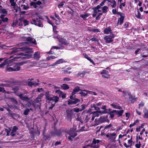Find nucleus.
Returning a JSON list of instances; mask_svg holds the SVG:
<instances>
[{"instance_id":"c03bdc74","label":"nucleus","mask_w":148,"mask_h":148,"mask_svg":"<svg viewBox=\"0 0 148 148\" xmlns=\"http://www.w3.org/2000/svg\"><path fill=\"white\" fill-rule=\"evenodd\" d=\"M21 7L22 8L25 10H27L29 8V7L27 5H21Z\"/></svg>"},{"instance_id":"9b49d317","label":"nucleus","mask_w":148,"mask_h":148,"mask_svg":"<svg viewBox=\"0 0 148 148\" xmlns=\"http://www.w3.org/2000/svg\"><path fill=\"white\" fill-rule=\"evenodd\" d=\"M80 102V100L78 99L74 98L72 100H69L68 101V104L69 105H72L75 104L77 103Z\"/></svg>"},{"instance_id":"de8ad7c7","label":"nucleus","mask_w":148,"mask_h":148,"mask_svg":"<svg viewBox=\"0 0 148 148\" xmlns=\"http://www.w3.org/2000/svg\"><path fill=\"white\" fill-rule=\"evenodd\" d=\"M144 106V103L143 101H141L138 105V108H140L141 107H142Z\"/></svg>"},{"instance_id":"2f4dec72","label":"nucleus","mask_w":148,"mask_h":148,"mask_svg":"<svg viewBox=\"0 0 148 148\" xmlns=\"http://www.w3.org/2000/svg\"><path fill=\"white\" fill-rule=\"evenodd\" d=\"M18 21L17 20H15L14 21L12 24V26L13 27H18Z\"/></svg>"},{"instance_id":"5fc2aeb1","label":"nucleus","mask_w":148,"mask_h":148,"mask_svg":"<svg viewBox=\"0 0 148 148\" xmlns=\"http://www.w3.org/2000/svg\"><path fill=\"white\" fill-rule=\"evenodd\" d=\"M46 18H47V21L48 22V23L50 24L51 25H52V26H53V23L48 18V17L47 16H46Z\"/></svg>"},{"instance_id":"f257e3e1","label":"nucleus","mask_w":148,"mask_h":148,"mask_svg":"<svg viewBox=\"0 0 148 148\" xmlns=\"http://www.w3.org/2000/svg\"><path fill=\"white\" fill-rule=\"evenodd\" d=\"M32 49L31 48H27L25 50V53H19V55L15 57L13 59L14 61L21 60V59H29L31 58L32 55L31 53H32Z\"/></svg>"},{"instance_id":"7c9ffc66","label":"nucleus","mask_w":148,"mask_h":148,"mask_svg":"<svg viewBox=\"0 0 148 148\" xmlns=\"http://www.w3.org/2000/svg\"><path fill=\"white\" fill-rule=\"evenodd\" d=\"M52 100L54 101L55 103H56L59 101V97L57 96H52Z\"/></svg>"},{"instance_id":"4468645a","label":"nucleus","mask_w":148,"mask_h":148,"mask_svg":"<svg viewBox=\"0 0 148 148\" xmlns=\"http://www.w3.org/2000/svg\"><path fill=\"white\" fill-rule=\"evenodd\" d=\"M108 5H110L112 8H115L116 5V3L114 0H108Z\"/></svg>"},{"instance_id":"774afa93","label":"nucleus","mask_w":148,"mask_h":148,"mask_svg":"<svg viewBox=\"0 0 148 148\" xmlns=\"http://www.w3.org/2000/svg\"><path fill=\"white\" fill-rule=\"evenodd\" d=\"M141 144L140 142H139L138 144H137L135 145L136 147L137 148H140V147Z\"/></svg>"},{"instance_id":"f03ea898","label":"nucleus","mask_w":148,"mask_h":148,"mask_svg":"<svg viewBox=\"0 0 148 148\" xmlns=\"http://www.w3.org/2000/svg\"><path fill=\"white\" fill-rule=\"evenodd\" d=\"M79 131L77 129L76 127L73 126L72 129H71L70 131L67 132L69 136L68 137V140L72 141V139L71 138H73L77 135L76 132H79Z\"/></svg>"},{"instance_id":"aec40b11","label":"nucleus","mask_w":148,"mask_h":148,"mask_svg":"<svg viewBox=\"0 0 148 148\" xmlns=\"http://www.w3.org/2000/svg\"><path fill=\"white\" fill-rule=\"evenodd\" d=\"M5 16V15H1L0 16V18L2 19V20L0 21V24H2V22H7L8 20V18L5 17L4 18V16Z\"/></svg>"},{"instance_id":"9d476101","label":"nucleus","mask_w":148,"mask_h":148,"mask_svg":"<svg viewBox=\"0 0 148 148\" xmlns=\"http://www.w3.org/2000/svg\"><path fill=\"white\" fill-rule=\"evenodd\" d=\"M41 2L40 1H38L36 2H31L30 3V5L31 8H37L41 4Z\"/></svg>"},{"instance_id":"5701e85b","label":"nucleus","mask_w":148,"mask_h":148,"mask_svg":"<svg viewBox=\"0 0 148 148\" xmlns=\"http://www.w3.org/2000/svg\"><path fill=\"white\" fill-rule=\"evenodd\" d=\"M104 33L106 34H108L112 32L111 28L108 27L104 30Z\"/></svg>"},{"instance_id":"c756f323","label":"nucleus","mask_w":148,"mask_h":148,"mask_svg":"<svg viewBox=\"0 0 148 148\" xmlns=\"http://www.w3.org/2000/svg\"><path fill=\"white\" fill-rule=\"evenodd\" d=\"M79 90V87H75L73 90L72 92V95H75L77 92H78Z\"/></svg>"},{"instance_id":"473e14b6","label":"nucleus","mask_w":148,"mask_h":148,"mask_svg":"<svg viewBox=\"0 0 148 148\" xmlns=\"http://www.w3.org/2000/svg\"><path fill=\"white\" fill-rule=\"evenodd\" d=\"M145 131V128H144L141 131V132H140V136H138V138L139 139H140V140H143V137L142 136H142L143 135V133Z\"/></svg>"},{"instance_id":"680f3d73","label":"nucleus","mask_w":148,"mask_h":148,"mask_svg":"<svg viewBox=\"0 0 148 148\" xmlns=\"http://www.w3.org/2000/svg\"><path fill=\"white\" fill-rule=\"evenodd\" d=\"M23 25L22 22L21 21L19 22H18V27L20 28Z\"/></svg>"},{"instance_id":"49530a36","label":"nucleus","mask_w":148,"mask_h":148,"mask_svg":"<svg viewBox=\"0 0 148 148\" xmlns=\"http://www.w3.org/2000/svg\"><path fill=\"white\" fill-rule=\"evenodd\" d=\"M136 16L137 18L141 19V14L138 10V11L137 14H136Z\"/></svg>"},{"instance_id":"f3484780","label":"nucleus","mask_w":148,"mask_h":148,"mask_svg":"<svg viewBox=\"0 0 148 148\" xmlns=\"http://www.w3.org/2000/svg\"><path fill=\"white\" fill-rule=\"evenodd\" d=\"M44 96V94L42 93L40 94L38 97L36 98L34 101L35 103H38L39 102L41 101L42 98Z\"/></svg>"},{"instance_id":"6e6d98bb","label":"nucleus","mask_w":148,"mask_h":148,"mask_svg":"<svg viewBox=\"0 0 148 148\" xmlns=\"http://www.w3.org/2000/svg\"><path fill=\"white\" fill-rule=\"evenodd\" d=\"M86 106L85 105L82 104L81 106L82 108L80 109V112L82 111L86 108Z\"/></svg>"},{"instance_id":"6e6552de","label":"nucleus","mask_w":148,"mask_h":148,"mask_svg":"<svg viewBox=\"0 0 148 148\" xmlns=\"http://www.w3.org/2000/svg\"><path fill=\"white\" fill-rule=\"evenodd\" d=\"M106 112V111L104 110L103 111H98L95 112H93L90 113L92 114V116L93 117V118H94L96 117H98L99 115L102 114Z\"/></svg>"},{"instance_id":"8fccbe9b","label":"nucleus","mask_w":148,"mask_h":148,"mask_svg":"<svg viewBox=\"0 0 148 148\" xmlns=\"http://www.w3.org/2000/svg\"><path fill=\"white\" fill-rule=\"evenodd\" d=\"M108 71L105 70H103L101 73V74H108Z\"/></svg>"},{"instance_id":"37998d69","label":"nucleus","mask_w":148,"mask_h":148,"mask_svg":"<svg viewBox=\"0 0 148 148\" xmlns=\"http://www.w3.org/2000/svg\"><path fill=\"white\" fill-rule=\"evenodd\" d=\"M120 4V5L119 6V8L120 9H121V10H122L123 7H124L125 6V3H119Z\"/></svg>"},{"instance_id":"e2e57ef3","label":"nucleus","mask_w":148,"mask_h":148,"mask_svg":"<svg viewBox=\"0 0 148 148\" xmlns=\"http://www.w3.org/2000/svg\"><path fill=\"white\" fill-rule=\"evenodd\" d=\"M56 18L58 20H60V18L59 16L56 13H55L54 14Z\"/></svg>"},{"instance_id":"58836bf2","label":"nucleus","mask_w":148,"mask_h":148,"mask_svg":"<svg viewBox=\"0 0 148 148\" xmlns=\"http://www.w3.org/2000/svg\"><path fill=\"white\" fill-rule=\"evenodd\" d=\"M89 16V14H81L80 15V16L83 18L84 19L86 18Z\"/></svg>"},{"instance_id":"393cba45","label":"nucleus","mask_w":148,"mask_h":148,"mask_svg":"<svg viewBox=\"0 0 148 148\" xmlns=\"http://www.w3.org/2000/svg\"><path fill=\"white\" fill-rule=\"evenodd\" d=\"M125 16H121L118 20L117 25H121L123 23Z\"/></svg>"},{"instance_id":"a19ab883","label":"nucleus","mask_w":148,"mask_h":148,"mask_svg":"<svg viewBox=\"0 0 148 148\" xmlns=\"http://www.w3.org/2000/svg\"><path fill=\"white\" fill-rule=\"evenodd\" d=\"M102 14V12H99V13L98 14H97V16L96 17V19L97 20H99L100 19L101 17V16Z\"/></svg>"},{"instance_id":"39448f33","label":"nucleus","mask_w":148,"mask_h":148,"mask_svg":"<svg viewBox=\"0 0 148 148\" xmlns=\"http://www.w3.org/2000/svg\"><path fill=\"white\" fill-rule=\"evenodd\" d=\"M114 38V35L113 33H111L110 35L106 36L104 37V39L107 43L112 42L113 38Z\"/></svg>"},{"instance_id":"ea45409f","label":"nucleus","mask_w":148,"mask_h":148,"mask_svg":"<svg viewBox=\"0 0 148 148\" xmlns=\"http://www.w3.org/2000/svg\"><path fill=\"white\" fill-rule=\"evenodd\" d=\"M9 99L11 101L13 102V103L15 104H17V102L16 100L15 99L13 98H9Z\"/></svg>"},{"instance_id":"4be33fe9","label":"nucleus","mask_w":148,"mask_h":148,"mask_svg":"<svg viewBox=\"0 0 148 148\" xmlns=\"http://www.w3.org/2000/svg\"><path fill=\"white\" fill-rule=\"evenodd\" d=\"M13 68L14 71H19L21 69L20 67V65L18 64H16L14 66Z\"/></svg>"},{"instance_id":"72a5a7b5","label":"nucleus","mask_w":148,"mask_h":148,"mask_svg":"<svg viewBox=\"0 0 148 148\" xmlns=\"http://www.w3.org/2000/svg\"><path fill=\"white\" fill-rule=\"evenodd\" d=\"M101 9L102 10L103 13H106L108 11V8L106 6H105L103 7H102Z\"/></svg>"},{"instance_id":"c85d7f7f","label":"nucleus","mask_w":148,"mask_h":148,"mask_svg":"<svg viewBox=\"0 0 148 148\" xmlns=\"http://www.w3.org/2000/svg\"><path fill=\"white\" fill-rule=\"evenodd\" d=\"M123 96H125V95H127L129 96V98L130 99H131L132 98V95L131 94L130 92H123Z\"/></svg>"},{"instance_id":"e433bc0d","label":"nucleus","mask_w":148,"mask_h":148,"mask_svg":"<svg viewBox=\"0 0 148 148\" xmlns=\"http://www.w3.org/2000/svg\"><path fill=\"white\" fill-rule=\"evenodd\" d=\"M86 72L85 71H82V72H79L77 74V75L78 76H80L81 77H83L85 75Z\"/></svg>"},{"instance_id":"20e7f679","label":"nucleus","mask_w":148,"mask_h":148,"mask_svg":"<svg viewBox=\"0 0 148 148\" xmlns=\"http://www.w3.org/2000/svg\"><path fill=\"white\" fill-rule=\"evenodd\" d=\"M117 131H115L113 133L111 132L108 133L106 136L112 142H115V139L117 136Z\"/></svg>"},{"instance_id":"cd10ccee","label":"nucleus","mask_w":148,"mask_h":148,"mask_svg":"<svg viewBox=\"0 0 148 148\" xmlns=\"http://www.w3.org/2000/svg\"><path fill=\"white\" fill-rule=\"evenodd\" d=\"M110 106L113 108L118 109H121V106L119 105H116L114 103H113L110 104Z\"/></svg>"},{"instance_id":"2eb2a0df","label":"nucleus","mask_w":148,"mask_h":148,"mask_svg":"<svg viewBox=\"0 0 148 148\" xmlns=\"http://www.w3.org/2000/svg\"><path fill=\"white\" fill-rule=\"evenodd\" d=\"M66 62V61L64 59L62 58L60 59L57 60L55 63L50 65V66H55L57 64Z\"/></svg>"},{"instance_id":"4d7b16f0","label":"nucleus","mask_w":148,"mask_h":148,"mask_svg":"<svg viewBox=\"0 0 148 148\" xmlns=\"http://www.w3.org/2000/svg\"><path fill=\"white\" fill-rule=\"evenodd\" d=\"M73 110L74 112H80V109L77 108H73Z\"/></svg>"},{"instance_id":"a211bd4d","label":"nucleus","mask_w":148,"mask_h":148,"mask_svg":"<svg viewBox=\"0 0 148 148\" xmlns=\"http://www.w3.org/2000/svg\"><path fill=\"white\" fill-rule=\"evenodd\" d=\"M0 13L6 15L7 14L8 11L6 9L3 8L1 5H0Z\"/></svg>"},{"instance_id":"bb28decb","label":"nucleus","mask_w":148,"mask_h":148,"mask_svg":"<svg viewBox=\"0 0 148 148\" xmlns=\"http://www.w3.org/2000/svg\"><path fill=\"white\" fill-rule=\"evenodd\" d=\"M53 49H60V47L57 46H53L51 48L50 51H49V53L51 54H54V52L53 51Z\"/></svg>"},{"instance_id":"4c0bfd02","label":"nucleus","mask_w":148,"mask_h":148,"mask_svg":"<svg viewBox=\"0 0 148 148\" xmlns=\"http://www.w3.org/2000/svg\"><path fill=\"white\" fill-rule=\"evenodd\" d=\"M32 110V109L31 108H27L24 111V114L25 115H28V114L29 112L30 111V110Z\"/></svg>"},{"instance_id":"338daca9","label":"nucleus","mask_w":148,"mask_h":148,"mask_svg":"<svg viewBox=\"0 0 148 148\" xmlns=\"http://www.w3.org/2000/svg\"><path fill=\"white\" fill-rule=\"evenodd\" d=\"M64 2H63V1L61 2L60 3V4L59 5H58V7L60 8V7H62L63 6V5H64Z\"/></svg>"},{"instance_id":"1a4fd4ad","label":"nucleus","mask_w":148,"mask_h":148,"mask_svg":"<svg viewBox=\"0 0 148 148\" xmlns=\"http://www.w3.org/2000/svg\"><path fill=\"white\" fill-rule=\"evenodd\" d=\"M32 23L34 24L35 25L38 26L39 27H43V25L42 23L40 20L37 19L36 20L33 19L32 21Z\"/></svg>"},{"instance_id":"b1692460","label":"nucleus","mask_w":148,"mask_h":148,"mask_svg":"<svg viewBox=\"0 0 148 148\" xmlns=\"http://www.w3.org/2000/svg\"><path fill=\"white\" fill-rule=\"evenodd\" d=\"M45 96L46 99L47 100L50 101H51L52 100L53 96H51V95H50L48 92H46Z\"/></svg>"},{"instance_id":"603ef678","label":"nucleus","mask_w":148,"mask_h":148,"mask_svg":"<svg viewBox=\"0 0 148 148\" xmlns=\"http://www.w3.org/2000/svg\"><path fill=\"white\" fill-rule=\"evenodd\" d=\"M56 57L54 56H48L47 58V59L48 60H50V59H55Z\"/></svg>"},{"instance_id":"052dcab7","label":"nucleus","mask_w":148,"mask_h":148,"mask_svg":"<svg viewBox=\"0 0 148 148\" xmlns=\"http://www.w3.org/2000/svg\"><path fill=\"white\" fill-rule=\"evenodd\" d=\"M24 25L25 26L28 25V21L26 20H24L23 21Z\"/></svg>"},{"instance_id":"f704fd0d","label":"nucleus","mask_w":148,"mask_h":148,"mask_svg":"<svg viewBox=\"0 0 148 148\" xmlns=\"http://www.w3.org/2000/svg\"><path fill=\"white\" fill-rule=\"evenodd\" d=\"M61 87L64 90L68 89L69 88L68 86L65 84H63L62 85H61Z\"/></svg>"},{"instance_id":"f8f14e48","label":"nucleus","mask_w":148,"mask_h":148,"mask_svg":"<svg viewBox=\"0 0 148 148\" xmlns=\"http://www.w3.org/2000/svg\"><path fill=\"white\" fill-rule=\"evenodd\" d=\"M92 115V114L90 113L86 115L85 119V121L86 122H91L94 120L93 117Z\"/></svg>"},{"instance_id":"864d4df0","label":"nucleus","mask_w":148,"mask_h":148,"mask_svg":"<svg viewBox=\"0 0 148 148\" xmlns=\"http://www.w3.org/2000/svg\"><path fill=\"white\" fill-rule=\"evenodd\" d=\"M114 113H115V112H113V111L112 112H110L109 114L110 116L109 117L111 118H113L114 117V115L113 114Z\"/></svg>"},{"instance_id":"0e129e2a","label":"nucleus","mask_w":148,"mask_h":148,"mask_svg":"<svg viewBox=\"0 0 148 148\" xmlns=\"http://www.w3.org/2000/svg\"><path fill=\"white\" fill-rule=\"evenodd\" d=\"M81 95L82 96H85L87 95V93L86 92V93L85 92H81L80 93Z\"/></svg>"},{"instance_id":"c9c22d12","label":"nucleus","mask_w":148,"mask_h":148,"mask_svg":"<svg viewBox=\"0 0 148 148\" xmlns=\"http://www.w3.org/2000/svg\"><path fill=\"white\" fill-rule=\"evenodd\" d=\"M96 104H92L91 105V108H94V109L96 110H99L100 109V108L97 107Z\"/></svg>"},{"instance_id":"dca6fc26","label":"nucleus","mask_w":148,"mask_h":148,"mask_svg":"<svg viewBox=\"0 0 148 148\" xmlns=\"http://www.w3.org/2000/svg\"><path fill=\"white\" fill-rule=\"evenodd\" d=\"M25 39L29 43L34 44H36L35 40L31 37H26Z\"/></svg>"},{"instance_id":"ddd939ff","label":"nucleus","mask_w":148,"mask_h":148,"mask_svg":"<svg viewBox=\"0 0 148 148\" xmlns=\"http://www.w3.org/2000/svg\"><path fill=\"white\" fill-rule=\"evenodd\" d=\"M99 142V140H98L93 139L91 147L95 148H98L99 147L98 143Z\"/></svg>"},{"instance_id":"0eeeda50","label":"nucleus","mask_w":148,"mask_h":148,"mask_svg":"<svg viewBox=\"0 0 148 148\" xmlns=\"http://www.w3.org/2000/svg\"><path fill=\"white\" fill-rule=\"evenodd\" d=\"M53 37L57 38L59 42L63 45H66L69 44V42L65 39L62 38L61 36L60 35H58L56 37Z\"/></svg>"},{"instance_id":"79ce46f5","label":"nucleus","mask_w":148,"mask_h":148,"mask_svg":"<svg viewBox=\"0 0 148 148\" xmlns=\"http://www.w3.org/2000/svg\"><path fill=\"white\" fill-rule=\"evenodd\" d=\"M6 71L8 72L14 71L12 67H8V66L6 68Z\"/></svg>"},{"instance_id":"13d9d810","label":"nucleus","mask_w":148,"mask_h":148,"mask_svg":"<svg viewBox=\"0 0 148 148\" xmlns=\"http://www.w3.org/2000/svg\"><path fill=\"white\" fill-rule=\"evenodd\" d=\"M9 1L12 6H15V3L14 2V0H9Z\"/></svg>"},{"instance_id":"423d86ee","label":"nucleus","mask_w":148,"mask_h":148,"mask_svg":"<svg viewBox=\"0 0 148 148\" xmlns=\"http://www.w3.org/2000/svg\"><path fill=\"white\" fill-rule=\"evenodd\" d=\"M108 116H102L98 120L95 119V125H97L100 123L105 122H108L109 121L108 119Z\"/></svg>"},{"instance_id":"69168bd1","label":"nucleus","mask_w":148,"mask_h":148,"mask_svg":"<svg viewBox=\"0 0 148 148\" xmlns=\"http://www.w3.org/2000/svg\"><path fill=\"white\" fill-rule=\"evenodd\" d=\"M112 12L114 14H116L117 13V10L116 9H113L112 10Z\"/></svg>"},{"instance_id":"bf43d9fd","label":"nucleus","mask_w":148,"mask_h":148,"mask_svg":"<svg viewBox=\"0 0 148 148\" xmlns=\"http://www.w3.org/2000/svg\"><path fill=\"white\" fill-rule=\"evenodd\" d=\"M5 131L7 132V135L8 136L9 135V134L10 132V129H5Z\"/></svg>"},{"instance_id":"a18cd8bd","label":"nucleus","mask_w":148,"mask_h":148,"mask_svg":"<svg viewBox=\"0 0 148 148\" xmlns=\"http://www.w3.org/2000/svg\"><path fill=\"white\" fill-rule=\"evenodd\" d=\"M7 60H5L3 63L0 64V68L3 67L4 65L7 64Z\"/></svg>"},{"instance_id":"a878e982","label":"nucleus","mask_w":148,"mask_h":148,"mask_svg":"<svg viewBox=\"0 0 148 148\" xmlns=\"http://www.w3.org/2000/svg\"><path fill=\"white\" fill-rule=\"evenodd\" d=\"M40 53L39 52L37 51L35 52L34 54V58L35 59L38 60H39L40 57Z\"/></svg>"},{"instance_id":"09e8293b","label":"nucleus","mask_w":148,"mask_h":148,"mask_svg":"<svg viewBox=\"0 0 148 148\" xmlns=\"http://www.w3.org/2000/svg\"><path fill=\"white\" fill-rule=\"evenodd\" d=\"M128 144L130 147L132 144V138L128 140Z\"/></svg>"},{"instance_id":"6ab92c4d","label":"nucleus","mask_w":148,"mask_h":148,"mask_svg":"<svg viewBox=\"0 0 148 148\" xmlns=\"http://www.w3.org/2000/svg\"><path fill=\"white\" fill-rule=\"evenodd\" d=\"M123 112L124 110H114L113 111V112H115L118 115V117L121 116L123 113Z\"/></svg>"},{"instance_id":"3c124183","label":"nucleus","mask_w":148,"mask_h":148,"mask_svg":"<svg viewBox=\"0 0 148 148\" xmlns=\"http://www.w3.org/2000/svg\"><path fill=\"white\" fill-rule=\"evenodd\" d=\"M18 129V127L16 126H14L13 127V129L12 130V132H16V130Z\"/></svg>"},{"instance_id":"7ed1b4c3","label":"nucleus","mask_w":148,"mask_h":148,"mask_svg":"<svg viewBox=\"0 0 148 148\" xmlns=\"http://www.w3.org/2000/svg\"><path fill=\"white\" fill-rule=\"evenodd\" d=\"M19 87L17 86L13 88L12 89V90L14 91V93L16 94V95L20 97V98L22 100L24 101L29 100V98L27 97L24 96L23 94H20L16 92L17 91L19 90Z\"/></svg>"},{"instance_id":"412c9836","label":"nucleus","mask_w":148,"mask_h":148,"mask_svg":"<svg viewBox=\"0 0 148 148\" xmlns=\"http://www.w3.org/2000/svg\"><path fill=\"white\" fill-rule=\"evenodd\" d=\"M93 13L92 15V16L93 17H95L96 16V14L97 12H102L101 10L99 9H93Z\"/></svg>"}]
</instances>
